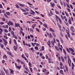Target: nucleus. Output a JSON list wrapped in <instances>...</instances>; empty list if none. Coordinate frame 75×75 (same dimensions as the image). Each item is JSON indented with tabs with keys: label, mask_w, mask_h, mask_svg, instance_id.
Returning <instances> with one entry per match:
<instances>
[{
	"label": "nucleus",
	"mask_w": 75,
	"mask_h": 75,
	"mask_svg": "<svg viewBox=\"0 0 75 75\" xmlns=\"http://www.w3.org/2000/svg\"><path fill=\"white\" fill-rule=\"evenodd\" d=\"M68 64H69V67H71V59L69 58H68Z\"/></svg>",
	"instance_id": "1"
},
{
	"label": "nucleus",
	"mask_w": 75,
	"mask_h": 75,
	"mask_svg": "<svg viewBox=\"0 0 75 75\" xmlns=\"http://www.w3.org/2000/svg\"><path fill=\"white\" fill-rule=\"evenodd\" d=\"M3 69L4 71L6 74H7V75H9V72H8V69L6 70V69L4 68Z\"/></svg>",
	"instance_id": "2"
},
{
	"label": "nucleus",
	"mask_w": 75,
	"mask_h": 75,
	"mask_svg": "<svg viewBox=\"0 0 75 75\" xmlns=\"http://www.w3.org/2000/svg\"><path fill=\"white\" fill-rule=\"evenodd\" d=\"M8 25H13V23L11 21H9L8 23Z\"/></svg>",
	"instance_id": "3"
},
{
	"label": "nucleus",
	"mask_w": 75,
	"mask_h": 75,
	"mask_svg": "<svg viewBox=\"0 0 75 75\" xmlns=\"http://www.w3.org/2000/svg\"><path fill=\"white\" fill-rule=\"evenodd\" d=\"M15 65L16 67L17 68H18V69H20L21 68V66H17V63H15Z\"/></svg>",
	"instance_id": "4"
},
{
	"label": "nucleus",
	"mask_w": 75,
	"mask_h": 75,
	"mask_svg": "<svg viewBox=\"0 0 75 75\" xmlns=\"http://www.w3.org/2000/svg\"><path fill=\"white\" fill-rule=\"evenodd\" d=\"M2 27L3 28H8V26L7 25H3L2 26Z\"/></svg>",
	"instance_id": "5"
},
{
	"label": "nucleus",
	"mask_w": 75,
	"mask_h": 75,
	"mask_svg": "<svg viewBox=\"0 0 75 75\" xmlns=\"http://www.w3.org/2000/svg\"><path fill=\"white\" fill-rule=\"evenodd\" d=\"M55 16L56 17V20L57 21V22H58V20H59V19H60V18H59V17H58L57 15H56Z\"/></svg>",
	"instance_id": "6"
},
{
	"label": "nucleus",
	"mask_w": 75,
	"mask_h": 75,
	"mask_svg": "<svg viewBox=\"0 0 75 75\" xmlns=\"http://www.w3.org/2000/svg\"><path fill=\"white\" fill-rule=\"evenodd\" d=\"M15 27H18L20 28V24L18 23H17H17H16L15 24Z\"/></svg>",
	"instance_id": "7"
},
{
	"label": "nucleus",
	"mask_w": 75,
	"mask_h": 75,
	"mask_svg": "<svg viewBox=\"0 0 75 75\" xmlns=\"http://www.w3.org/2000/svg\"><path fill=\"white\" fill-rule=\"evenodd\" d=\"M74 27L73 26H72L70 27L71 30L72 31V32L74 33V32L75 31V30H74Z\"/></svg>",
	"instance_id": "8"
},
{
	"label": "nucleus",
	"mask_w": 75,
	"mask_h": 75,
	"mask_svg": "<svg viewBox=\"0 0 75 75\" xmlns=\"http://www.w3.org/2000/svg\"><path fill=\"white\" fill-rule=\"evenodd\" d=\"M9 70L10 71V73L11 74H14V70L11 69H9Z\"/></svg>",
	"instance_id": "9"
},
{
	"label": "nucleus",
	"mask_w": 75,
	"mask_h": 75,
	"mask_svg": "<svg viewBox=\"0 0 75 75\" xmlns=\"http://www.w3.org/2000/svg\"><path fill=\"white\" fill-rule=\"evenodd\" d=\"M49 35L48 37H49V38H53V36L51 34V33H49Z\"/></svg>",
	"instance_id": "10"
},
{
	"label": "nucleus",
	"mask_w": 75,
	"mask_h": 75,
	"mask_svg": "<svg viewBox=\"0 0 75 75\" xmlns=\"http://www.w3.org/2000/svg\"><path fill=\"white\" fill-rule=\"evenodd\" d=\"M63 70H61L59 71V72L61 74H62V75H63L64 74Z\"/></svg>",
	"instance_id": "11"
},
{
	"label": "nucleus",
	"mask_w": 75,
	"mask_h": 75,
	"mask_svg": "<svg viewBox=\"0 0 75 75\" xmlns=\"http://www.w3.org/2000/svg\"><path fill=\"white\" fill-rule=\"evenodd\" d=\"M69 50H70L71 51V52H74V50L71 48H69Z\"/></svg>",
	"instance_id": "12"
},
{
	"label": "nucleus",
	"mask_w": 75,
	"mask_h": 75,
	"mask_svg": "<svg viewBox=\"0 0 75 75\" xmlns=\"http://www.w3.org/2000/svg\"><path fill=\"white\" fill-rule=\"evenodd\" d=\"M13 41L15 44V45H16V46H17V42L16 41V40H15V39H14L13 40Z\"/></svg>",
	"instance_id": "13"
},
{
	"label": "nucleus",
	"mask_w": 75,
	"mask_h": 75,
	"mask_svg": "<svg viewBox=\"0 0 75 75\" xmlns=\"http://www.w3.org/2000/svg\"><path fill=\"white\" fill-rule=\"evenodd\" d=\"M3 58L4 59V58L7 59V56L6 54H5L4 56H3Z\"/></svg>",
	"instance_id": "14"
},
{
	"label": "nucleus",
	"mask_w": 75,
	"mask_h": 75,
	"mask_svg": "<svg viewBox=\"0 0 75 75\" xmlns=\"http://www.w3.org/2000/svg\"><path fill=\"white\" fill-rule=\"evenodd\" d=\"M43 26H44V27H45V28H48V27L47 24L45 25L43 24Z\"/></svg>",
	"instance_id": "15"
},
{
	"label": "nucleus",
	"mask_w": 75,
	"mask_h": 75,
	"mask_svg": "<svg viewBox=\"0 0 75 75\" xmlns=\"http://www.w3.org/2000/svg\"><path fill=\"white\" fill-rule=\"evenodd\" d=\"M50 4L53 8H54V6H55V5L54 4H52V3L50 2Z\"/></svg>",
	"instance_id": "16"
},
{
	"label": "nucleus",
	"mask_w": 75,
	"mask_h": 75,
	"mask_svg": "<svg viewBox=\"0 0 75 75\" xmlns=\"http://www.w3.org/2000/svg\"><path fill=\"white\" fill-rule=\"evenodd\" d=\"M50 31H52V32L53 33H54L55 31L54 30H52L51 28H50Z\"/></svg>",
	"instance_id": "17"
},
{
	"label": "nucleus",
	"mask_w": 75,
	"mask_h": 75,
	"mask_svg": "<svg viewBox=\"0 0 75 75\" xmlns=\"http://www.w3.org/2000/svg\"><path fill=\"white\" fill-rule=\"evenodd\" d=\"M71 19H69L68 20V22L69 23V24H72V22H71Z\"/></svg>",
	"instance_id": "18"
},
{
	"label": "nucleus",
	"mask_w": 75,
	"mask_h": 75,
	"mask_svg": "<svg viewBox=\"0 0 75 75\" xmlns=\"http://www.w3.org/2000/svg\"><path fill=\"white\" fill-rule=\"evenodd\" d=\"M65 67L66 70L67 71H68V67L67 65H65Z\"/></svg>",
	"instance_id": "19"
},
{
	"label": "nucleus",
	"mask_w": 75,
	"mask_h": 75,
	"mask_svg": "<svg viewBox=\"0 0 75 75\" xmlns=\"http://www.w3.org/2000/svg\"><path fill=\"white\" fill-rule=\"evenodd\" d=\"M6 14L7 15H8V16H10V13L9 12H6Z\"/></svg>",
	"instance_id": "20"
},
{
	"label": "nucleus",
	"mask_w": 75,
	"mask_h": 75,
	"mask_svg": "<svg viewBox=\"0 0 75 75\" xmlns=\"http://www.w3.org/2000/svg\"><path fill=\"white\" fill-rule=\"evenodd\" d=\"M0 30L1 31V32H0V35L1 34H1H2V33H3V30L1 29V28L0 27Z\"/></svg>",
	"instance_id": "21"
},
{
	"label": "nucleus",
	"mask_w": 75,
	"mask_h": 75,
	"mask_svg": "<svg viewBox=\"0 0 75 75\" xmlns=\"http://www.w3.org/2000/svg\"><path fill=\"white\" fill-rule=\"evenodd\" d=\"M55 48L56 50L57 51H59V49H58V47L57 46H55Z\"/></svg>",
	"instance_id": "22"
},
{
	"label": "nucleus",
	"mask_w": 75,
	"mask_h": 75,
	"mask_svg": "<svg viewBox=\"0 0 75 75\" xmlns=\"http://www.w3.org/2000/svg\"><path fill=\"white\" fill-rule=\"evenodd\" d=\"M13 47L14 48V50L15 51H16V50H17V47H16V46H13Z\"/></svg>",
	"instance_id": "23"
},
{
	"label": "nucleus",
	"mask_w": 75,
	"mask_h": 75,
	"mask_svg": "<svg viewBox=\"0 0 75 75\" xmlns=\"http://www.w3.org/2000/svg\"><path fill=\"white\" fill-rule=\"evenodd\" d=\"M46 71H47V69H43L42 71V72H45V73L46 72Z\"/></svg>",
	"instance_id": "24"
},
{
	"label": "nucleus",
	"mask_w": 75,
	"mask_h": 75,
	"mask_svg": "<svg viewBox=\"0 0 75 75\" xmlns=\"http://www.w3.org/2000/svg\"><path fill=\"white\" fill-rule=\"evenodd\" d=\"M1 75H5V73H4L3 71H1Z\"/></svg>",
	"instance_id": "25"
},
{
	"label": "nucleus",
	"mask_w": 75,
	"mask_h": 75,
	"mask_svg": "<svg viewBox=\"0 0 75 75\" xmlns=\"http://www.w3.org/2000/svg\"><path fill=\"white\" fill-rule=\"evenodd\" d=\"M64 19H65L66 21H68V19L66 18V16H64Z\"/></svg>",
	"instance_id": "26"
},
{
	"label": "nucleus",
	"mask_w": 75,
	"mask_h": 75,
	"mask_svg": "<svg viewBox=\"0 0 75 75\" xmlns=\"http://www.w3.org/2000/svg\"><path fill=\"white\" fill-rule=\"evenodd\" d=\"M60 41L62 42V43H64V41H63V40L62 38H60Z\"/></svg>",
	"instance_id": "27"
},
{
	"label": "nucleus",
	"mask_w": 75,
	"mask_h": 75,
	"mask_svg": "<svg viewBox=\"0 0 75 75\" xmlns=\"http://www.w3.org/2000/svg\"><path fill=\"white\" fill-rule=\"evenodd\" d=\"M61 17L62 19V20H64V17L62 15H61Z\"/></svg>",
	"instance_id": "28"
},
{
	"label": "nucleus",
	"mask_w": 75,
	"mask_h": 75,
	"mask_svg": "<svg viewBox=\"0 0 75 75\" xmlns=\"http://www.w3.org/2000/svg\"><path fill=\"white\" fill-rule=\"evenodd\" d=\"M30 32L31 33H33V29H32V28H30Z\"/></svg>",
	"instance_id": "29"
},
{
	"label": "nucleus",
	"mask_w": 75,
	"mask_h": 75,
	"mask_svg": "<svg viewBox=\"0 0 75 75\" xmlns=\"http://www.w3.org/2000/svg\"><path fill=\"white\" fill-rule=\"evenodd\" d=\"M67 51L69 52V53H70V54L71 53V52L69 50V49L68 48H66Z\"/></svg>",
	"instance_id": "30"
},
{
	"label": "nucleus",
	"mask_w": 75,
	"mask_h": 75,
	"mask_svg": "<svg viewBox=\"0 0 75 75\" xmlns=\"http://www.w3.org/2000/svg\"><path fill=\"white\" fill-rule=\"evenodd\" d=\"M4 16H5V17H6L7 18H8V16H7V15L6 14H4Z\"/></svg>",
	"instance_id": "31"
},
{
	"label": "nucleus",
	"mask_w": 75,
	"mask_h": 75,
	"mask_svg": "<svg viewBox=\"0 0 75 75\" xmlns=\"http://www.w3.org/2000/svg\"><path fill=\"white\" fill-rule=\"evenodd\" d=\"M29 69L32 73H33V69H32V68L31 67H29Z\"/></svg>",
	"instance_id": "32"
},
{
	"label": "nucleus",
	"mask_w": 75,
	"mask_h": 75,
	"mask_svg": "<svg viewBox=\"0 0 75 75\" xmlns=\"http://www.w3.org/2000/svg\"><path fill=\"white\" fill-rule=\"evenodd\" d=\"M63 52L65 54V55H67V52H66V51H65V50L64 49H63Z\"/></svg>",
	"instance_id": "33"
},
{
	"label": "nucleus",
	"mask_w": 75,
	"mask_h": 75,
	"mask_svg": "<svg viewBox=\"0 0 75 75\" xmlns=\"http://www.w3.org/2000/svg\"><path fill=\"white\" fill-rule=\"evenodd\" d=\"M67 34L69 38H70V34H69V32H68L67 33Z\"/></svg>",
	"instance_id": "34"
},
{
	"label": "nucleus",
	"mask_w": 75,
	"mask_h": 75,
	"mask_svg": "<svg viewBox=\"0 0 75 75\" xmlns=\"http://www.w3.org/2000/svg\"><path fill=\"white\" fill-rule=\"evenodd\" d=\"M7 54H8L9 55H11V52H7Z\"/></svg>",
	"instance_id": "35"
},
{
	"label": "nucleus",
	"mask_w": 75,
	"mask_h": 75,
	"mask_svg": "<svg viewBox=\"0 0 75 75\" xmlns=\"http://www.w3.org/2000/svg\"><path fill=\"white\" fill-rule=\"evenodd\" d=\"M35 50H38V48L37 47V46H35Z\"/></svg>",
	"instance_id": "36"
},
{
	"label": "nucleus",
	"mask_w": 75,
	"mask_h": 75,
	"mask_svg": "<svg viewBox=\"0 0 75 75\" xmlns=\"http://www.w3.org/2000/svg\"><path fill=\"white\" fill-rule=\"evenodd\" d=\"M11 33L12 35H14V32L12 31H11Z\"/></svg>",
	"instance_id": "37"
},
{
	"label": "nucleus",
	"mask_w": 75,
	"mask_h": 75,
	"mask_svg": "<svg viewBox=\"0 0 75 75\" xmlns=\"http://www.w3.org/2000/svg\"><path fill=\"white\" fill-rule=\"evenodd\" d=\"M59 21L60 23L62 24V21H61V19L60 18L59 19Z\"/></svg>",
	"instance_id": "38"
},
{
	"label": "nucleus",
	"mask_w": 75,
	"mask_h": 75,
	"mask_svg": "<svg viewBox=\"0 0 75 75\" xmlns=\"http://www.w3.org/2000/svg\"><path fill=\"white\" fill-rule=\"evenodd\" d=\"M36 31H38V33H40V30H39V29L37 28H36Z\"/></svg>",
	"instance_id": "39"
},
{
	"label": "nucleus",
	"mask_w": 75,
	"mask_h": 75,
	"mask_svg": "<svg viewBox=\"0 0 75 75\" xmlns=\"http://www.w3.org/2000/svg\"><path fill=\"white\" fill-rule=\"evenodd\" d=\"M4 44L5 45H7V41H6V42H4Z\"/></svg>",
	"instance_id": "40"
},
{
	"label": "nucleus",
	"mask_w": 75,
	"mask_h": 75,
	"mask_svg": "<svg viewBox=\"0 0 75 75\" xmlns=\"http://www.w3.org/2000/svg\"><path fill=\"white\" fill-rule=\"evenodd\" d=\"M4 38H5L6 40H7V39H8V38L7 37V36H6V35H4Z\"/></svg>",
	"instance_id": "41"
},
{
	"label": "nucleus",
	"mask_w": 75,
	"mask_h": 75,
	"mask_svg": "<svg viewBox=\"0 0 75 75\" xmlns=\"http://www.w3.org/2000/svg\"><path fill=\"white\" fill-rule=\"evenodd\" d=\"M16 61L18 62L19 63H20V62H21V61L19 59H17Z\"/></svg>",
	"instance_id": "42"
},
{
	"label": "nucleus",
	"mask_w": 75,
	"mask_h": 75,
	"mask_svg": "<svg viewBox=\"0 0 75 75\" xmlns=\"http://www.w3.org/2000/svg\"><path fill=\"white\" fill-rule=\"evenodd\" d=\"M25 54L27 58L28 57V54H26L25 53Z\"/></svg>",
	"instance_id": "43"
},
{
	"label": "nucleus",
	"mask_w": 75,
	"mask_h": 75,
	"mask_svg": "<svg viewBox=\"0 0 75 75\" xmlns=\"http://www.w3.org/2000/svg\"><path fill=\"white\" fill-rule=\"evenodd\" d=\"M4 31L6 33H8V30H7L6 29L4 30Z\"/></svg>",
	"instance_id": "44"
},
{
	"label": "nucleus",
	"mask_w": 75,
	"mask_h": 75,
	"mask_svg": "<svg viewBox=\"0 0 75 75\" xmlns=\"http://www.w3.org/2000/svg\"><path fill=\"white\" fill-rule=\"evenodd\" d=\"M28 64L30 67H32L31 64V62H29Z\"/></svg>",
	"instance_id": "45"
},
{
	"label": "nucleus",
	"mask_w": 75,
	"mask_h": 75,
	"mask_svg": "<svg viewBox=\"0 0 75 75\" xmlns=\"http://www.w3.org/2000/svg\"><path fill=\"white\" fill-rule=\"evenodd\" d=\"M59 65L60 66H63V64L62 63V62H60Z\"/></svg>",
	"instance_id": "46"
},
{
	"label": "nucleus",
	"mask_w": 75,
	"mask_h": 75,
	"mask_svg": "<svg viewBox=\"0 0 75 75\" xmlns=\"http://www.w3.org/2000/svg\"><path fill=\"white\" fill-rule=\"evenodd\" d=\"M42 51H44V46H42Z\"/></svg>",
	"instance_id": "47"
},
{
	"label": "nucleus",
	"mask_w": 75,
	"mask_h": 75,
	"mask_svg": "<svg viewBox=\"0 0 75 75\" xmlns=\"http://www.w3.org/2000/svg\"><path fill=\"white\" fill-rule=\"evenodd\" d=\"M1 48H4V45H3L1 44Z\"/></svg>",
	"instance_id": "48"
},
{
	"label": "nucleus",
	"mask_w": 75,
	"mask_h": 75,
	"mask_svg": "<svg viewBox=\"0 0 75 75\" xmlns=\"http://www.w3.org/2000/svg\"><path fill=\"white\" fill-rule=\"evenodd\" d=\"M19 6H21V7H24V6L23 5H22L21 4H19Z\"/></svg>",
	"instance_id": "49"
},
{
	"label": "nucleus",
	"mask_w": 75,
	"mask_h": 75,
	"mask_svg": "<svg viewBox=\"0 0 75 75\" xmlns=\"http://www.w3.org/2000/svg\"><path fill=\"white\" fill-rule=\"evenodd\" d=\"M23 14H25V15H27V14H28L29 13L28 12H27V13L25 12V13H24Z\"/></svg>",
	"instance_id": "50"
},
{
	"label": "nucleus",
	"mask_w": 75,
	"mask_h": 75,
	"mask_svg": "<svg viewBox=\"0 0 75 75\" xmlns=\"http://www.w3.org/2000/svg\"><path fill=\"white\" fill-rule=\"evenodd\" d=\"M71 54H72V55H73L75 56V53H74L73 52H71Z\"/></svg>",
	"instance_id": "51"
},
{
	"label": "nucleus",
	"mask_w": 75,
	"mask_h": 75,
	"mask_svg": "<svg viewBox=\"0 0 75 75\" xmlns=\"http://www.w3.org/2000/svg\"><path fill=\"white\" fill-rule=\"evenodd\" d=\"M9 43V44L10 45L11 44V39H10Z\"/></svg>",
	"instance_id": "52"
},
{
	"label": "nucleus",
	"mask_w": 75,
	"mask_h": 75,
	"mask_svg": "<svg viewBox=\"0 0 75 75\" xmlns=\"http://www.w3.org/2000/svg\"><path fill=\"white\" fill-rule=\"evenodd\" d=\"M15 6H16L18 8H19V6H18V5H16Z\"/></svg>",
	"instance_id": "53"
},
{
	"label": "nucleus",
	"mask_w": 75,
	"mask_h": 75,
	"mask_svg": "<svg viewBox=\"0 0 75 75\" xmlns=\"http://www.w3.org/2000/svg\"><path fill=\"white\" fill-rule=\"evenodd\" d=\"M30 11L32 13H34V14H35V12L34 11H33V10L31 9H30Z\"/></svg>",
	"instance_id": "54"
},
{
	"label": "nucleus",
	"mask_w": 75,
	"mask_h": 75,
	"mask_svg": "<svg viewBox=\"0 0 75 75\" xmlns=\"http://www.w3.org/2000/svg\"><path fill=\"white\" fill-rule=\"evenodd\" d=\"M53 41H54V43H55V42H56L55 38H53Z\"/></svg>",
	"instance_id": "55"
},
{
	"label": "nucleus",
	"mask_w": 75,
	"mask_h": 75,
	"mask_svg": "<svg viewBox=\"0 0 75 75\" xmlns=\"http://www.w3.org/2000/svg\"><path fill=\"white\" fill-rule=\"evenodd\" d=\"M53 34V35L54 37H56V35H55V34L54 33H52Z\"/></svg>",
	"instance_id": "56"
},
{
	"label": "nucleus",
	"mask_w": 75,
	"mask_h": 75,
	"mask_svg": "<svg viewBox=\"0 0 75 75\" xmlns=\"http://www.w3.org/2000/svg\"><path fill=\"white\" fill-rule=\"evenodd\" d=\"M2 21H6V19L4 18H2Z\"/></svg>",
	"instance_id": "57"
},
{
	"label": "nucleus",
	"mask_w": 75,
	"mask_h": 75,
	"mask_svg": "<svg viewBox=\"0 0 75 75\" xmlns=\"http://www.w3.org/2000/svg\"><path fill=\"white\" fill-rule=\"evenodd\" d=\"M2 40H3L4 41V42H6V41H6V40H5V39H4L2 38Z\"/></svg>",
	"instance_id": "58"
},
{
	"label": "nucleus",
	"mask_w": 75,
	"mask_h": 75,
	"mask_svg": "<svg viewBox=\"0 0 75 75\" xmlns=\"http://www.w3.org/2000/svg\"><path fill=\"white\" fill-rule=\"evenodd\" d=\"M5 62H6V61L4 60H3L2 61V64H4V63H5Z\"/></svg>",
	"instance_id": "59"
},
{
	"label": "nucleus",
	"mask_w": 75,
	"mask_h": 75,
	"mask_svg": "<svg viewBox=\"0 0 75 75\" xmlns=\"http://www.w3.org/2000/svg\"><path fill=\"white\" fill-rule=\"evenodd\" d=\"M71 20H72V21H74V18L72 17H71Z\"/></svg>",
	"instance_id": "60"
},
{
	"label": "nucleus",
	"mask_w": 75,
	"mask_h": 75,
	"mask_svg": "<svg viewBox=\"0 0 75 75\" xmlns=\"http://www.w3.org/2000/svg\"><path fill=\"white\" fill-rule=\"evenodd\" d=\"M24 73H25V74H28V72L26 71H24Z\"/></svg>",
	"instance_id": "61"
},
{
	"label": "nucleus",
	"mask_w": 75,
	"mask_h": 75,
	"mask_svg": "<svg viewBox=\"0 0 75 75\" xmlns=\"http://www.w3.org/2000/svg\"><path fill=\"white\" fill-rule=\"evenodd\" d=\"M0 24H1V25H3L4 24V23L3 22H0Z\"/></svg>",
	"instance_id": "62"
},
{
	"label": "nucleus",
	"mask_w": 75,
	"mask_h": 75,
	"mask_svg": "<svg viewBox=\"0 0 75 75\" xmlns=\"http://www.w3.org/2000/svg\"><path fill=\"white\" fill-rule=\"evenodd\" d=\"M22 11H23V12H27V11H26L24 9H22Z\"/></svg>",
	"instance_id": "63"
},
{
	"label": "nucleus",
	"mask_w": 75,
	"mask_h": 75,
	"mask_svg": "<svg viewBox=\"0 0 75 75\" xmlns=\"http://www.w3.org/2000/svg\"><path fill=\"white\" fill-rule=\"evenodd\" d=\"M60 34L61 36V37H63V35L62 34V33H60Z\"/></svg>",
	"instance_id": "64"
}]
</instances>
